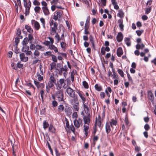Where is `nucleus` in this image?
Wrapping results in <instances>:
<instances>
[{"label": "nucleus", "mask_w": 156, "mask_h": 156, "mask_svg": "<svg viewBox=\"0 0 156 156\" xmlns=\"http://www.w3.org/2000/svg\"><path fill=\"white\" fill-rule=\"evenodd\" d=\"M91 116L90 113H88L87 115L83 116V120L84 124L83 125V131L84 135L87 137L89 131V124L90 122Z\"/></svg>", "instance_id": "nucleus-1"}, {"label": "nucleus", "mask_w": 156, "mask_h": 156, "mask_svg": "<svg viewBox=\"0 0 156 156\" xmlns=\"http://www.w3.org/2000/svg\"><path fill=\"white\" fill-rule=\"evenodd\" d=\"M117 123V121L114 119H112L109 122H106L105 128L106 132L107 134H108L111 130L113 131L115 127V130H116V126Z\"/></svg>", "instance_id": "nucleus-2"}, {"label": "nucleus", "mask_w": 156, "mask_h": 156, "mask_svg": "<svg viewBox=\"0 0 156 156\" xmlns=\"http://www.w3.org/2000/svg\"><path fill=\"white\" fill-rule=\"evenodd\" d=\"M65 81L63 78L60 79L56 84V89H61L62 87L64 89L66 88L68 85L65 83Z\"/></svg>", "instance_id": "nucleus-3"}, {"label": "nucleus", "mask_w": 156, "mask_h": 156, "mask_svg": "<svg viewBox=\"0 0 156 156\" xmlns=\"http://www.w3.org/2000/svg\"><path fill=\"white\" fill-rule=\"evenodd\" d=\"M57 90L55 92L56 98H58V101H64V94L62 89H57Z\"/></svg>", "instance_id": "nucleus-4"}, {"label": "nucleus", "mask_w": 156, "mask_h": 156, "mask_svg": "<svg viewBox=\"0 0 156 156\" xmlns=\"http://www.w3.org/2000/svg\"><path fill=\"white\" fill-rule=\"evenodd\" d=\"M57 73L60 75L63 74L64 76L66 77L68 74V67L66 65L64 66L63 67L60 68V69H56Z\"/></svg>", "instance_id": "nucleus-5"}, {"label": "nucleus", "mask_w": 156, "mask_h": 156, "mask_svg": "<svg viewBox=\"0 0 156 156\" xmlns=\"http://www.w3.org/2000/svg\"><path fill=\"white\" fill-rule=\"evenodd\" d=\"M66 92L68 95L71 98L74 97L76 95L75 90L72 89L70 87H67L66 90Z\"/></svg>", "instance_id": "nucleus-6"}, {"label": "nucleus", "mask_w": 156, "mask_h": 156, "mask_svg": "<svg viewBox=\"0 0 156 156\" xmlns=\"http://www.w3.org/2000/svg\"><path fill=\"white\" fill-rule=\"evenodd\" d=\"M58 23L55 22L54 23V25L53 26L50 27L51 30L50 31V33L51 35H54L57 32V30H58Z\"/></svg>", "instance_id": "nucleus-7"}, {"label": "nucleus", "mask_w": 156, "mask_h": 156, "mask_svg": "<svg viewBox=\"0 0 156 156\" xmlns=\"http://www.w3.org/2000/svg\"><path fill=\"white\" fill-rule=\"evenodd\" d=\"M75 126L76 128H79L80 125H83V120L81 118H79L77 119H75L73 121Z\"/></svg>", "instance_id": "nucleus-8"}, {"label": "nucleus", "mask_w": 156, "mask_h": 156, "mask_svg": "<svg viewBox=\"0 0 156 156\" xmlns=\"http://www.w3.org/2000/svg\"><path fill=\"white\" fill-rule=\"evenodd\" d=\"M147 98L150 100L153 104L154 102V96L153 93L151 90L147 91Z\"/></svg>", "instance_id": "nucleus-9"}, {"label": "nucleus", "mask_w": 156, "mask_h": 156, "mask_svg": "<svg viewBox=\"0 0 156 156\" xmlns=\"http://www.w3.org/2000/svg\"><path fill=\"white\" fill-rule=\"evenodd\" d=\"M62 15L61 12L58 11L56 13H55L53 17V18L55 20H60V19L62 17Z\"/></svg>", "instance_id": "nucleus-10"}, {"label": "nucleus", "mask_w": 156, "mask_h": 156, "mask_svg": "<svg viewBox=\"0 0 156 156\" xmlns=\"http://www.w3.org/2000/svg\"><path fill=\"white\" fill-rule=\"evenodd\" d=\"M73 99L70 100V102L71 105L79 104L78 101V98L77 95L75 96L74 97H72Z\"/></svg>", "instance_id": "nucleus-11"}, {"label": "nucleus", "mask_w": 156, "mask_h": 156, "mask_svg": "<svg viewBox=\"0 0 156 156\" xmlns=\"http://www.w3.org/2000/svg\"><path fill=\"white\" fill-rule=\"evenodd\" d=\"M34 83L38 89L41 88L42 90L44 87L45 84L43 83H40L36 80L34 81Z\"/></svg>", "instance_id": "nucleus-12"}, {"label": "nucleus", "mask_w": 156, "mask_h": 156, "mask_svg": "<svg viewBox=\"0 0 156 156\" xmlns=\"http://www.w3.org/2000/svg\"><path fill=\"white\" fill-rule=\"evenodd\" d=\"M49 76V80L54 83V84L56 85V84L57 83V81L56 79L55 78V74L53 73L50 74Z\"/></svg>", "instance_id": "nucleus-13"}, {"label": "nucleus", "mask_w": 156, "mask_h": 156, "mask_svg": "<svg viewBox=\"0 0 156 156\" xmlns=\"http://www.w3.org/2000/svg\"><path fill=\"white\" fill-rule=\"evenodd\" d=\"M65 112L67 115L70 116L72 114V109L71 108L68 106H66L65 108Z\"/></svg>", "instance_id": "nucleus-14"}, {"label": "nucleus", "mask_w": 156, "mask_h": 156, "mask_svg": "<svg viewBox=\"0 0 156 156\" xmlns=\"http://www.w3.org/2000/svg\"><path fill=\"white\" fill-rule=\"evenodd\" d=\"M48 131L52 133H55L56 129L52 124H51L48 127Z\"/></svg>", "instance_id": "nucleus-15"}, {"label": "nucleus", "mask_w": 156, "mask_h": 156, "mask_svg": "<svg viewBox=\"0 0 156 156\" xmlns=\"http://www.w3.org/2000/svg\"><path fill=\"white\" fill-rule=\"evenodd\" d=\"M53 62L51 63L50 65L51 66L50 70L51 72L54 69H55L56 68V62H57V59H52Z\"/></svg>", "instance_id": "nucleus-16"}, {"label": "nucleus", "mask_w": 156, "mask_h": 156, "mask_svg": "<svg viewBox=\"0 0 156 156\" xmlns=\"http://www.w3.org/2000/svg\"><path fill=\"white\" fill-rule=\"evenodd\" d=\"M118 23H119V27L121 31H123L124 30V26L123 24V20L122 19H119L118 21Z\"/></svg>", "instance_id": "nucleus-17"}, {"label": "nucleus", "mask_w": 156, "mask_h": 156, "mask_svg": "<svg viewBox=\"0 0 156 156\" xmlns=\"http://www.w3.org/2000/svg\"><path fill=\"white\" fill-rule=\"evenodd\" d=\"M33 22H34V28L35 29L37 30H38L40 27V26L39 23L37 21L34 20H32V23H33Z\"/></svg>", "instance_id": "nucleus-18"}, {"label": "nucleus", "mask_w": 156, "mask_h": 156, "mask_svg": "<svg viewBox=\"0 0 156 156\" xmlns=\"http://www.w3.org/2000/svg\"><path fill=\"white\" fill-rule=\"evenodd\" d=\"M123 38V35L121 32H119L118 33V35L116 37V39L118 42L121 41Z\"/></svg>", "instance_id": "nucleus-19"}, {"label": "nucleus", "mask_w": 156, "mask_h": 156, "mask_svg": "<svg viewBox=\"0 0 156 156\" xmlns=\"http://www.w3.org/2000/svg\"><path fill=\"white\" fill-rule=\"evenodd\" d=\"M60 45L61 48L64 51L66 50L67 46V44L65 42V41H63L60 42Z\"/></svg>", "instance_id": "nucleus-20"}, {"label": "nucleus", "mask_w": 156, "mask_h": 156, "mask_svg": "<svg viewBox=\"0 0 156 156\" xmlns=\"http://www.w3.org/2000/svg\"><path fill=\"white\" fill-rule=\"evenodd\" d=\"M124 42L126 45L128 47L130 46L131 44L130 39L129 37H125Z\"/></svg>", "instance_id": "nucleus-21"}, {"label": "nucleus", "mask_w": 156, "mask_h": 156, "mask_svg": "<svg viewBox=\"0 0 156 156\" xmlns=\"http://www.w3.org/2000/svg\"><path fill=\"white\" fill-rule=\"evenodd\" d=\"M25 29L27 30V32L31 34L33 33V30L30 26H29L28 25H27L25 26Z\"/></svg>", "instance_id": "nucleus-22"}, {"label": "nucleus", "mask_w": 156, "mask_h": 156, "mask_svg": "<svg viewBox=\"0 0 156 156\" xmlns=\"http://www.w3.org/2000/svg\"><path fill=\"white\" fill-rule=\"evenodd\" d=\"M42 9L44 14L45 16H48L50 14L49 10L47 7H43Z\"/></svg>", "instance_id": "nucleus-23"}, {"label": "nucleus", "mask_w": 156, "mask_h": 156, "mask_svg": "<svg viewBox=\"0 0 156 156\" xmlns=\"http://www.w3.org/2000/svg\"><path fill=\"white\" fill-rule=\"evenodd\" d=\"M49 48L51 50H54L55 52H58L57 48L54 45H53V44L49 45Z\"/></svg>", "instance_id": "nucleus-24"}, {"label": "nucleus", "mask_w": 156, "mask_h": 156, "mask_svg": "<svg viewBox=\"0 0 156 156\" xmlns=\"http://www.w3.org/2000/svg\"><path fill=\"white\" fill-rule=\"evenodd\" d=\"M123 54V51L122 49L121 48L119 47L117 51V55L120 57Z\"/></svg>", "instance_id": "nucleus-25"}, {"label": "nucleus", "mask_w": 156, "mask_h": 156, "mask_svg": "<svg viewBox=\"0 0 156 156\" xmlns=\"http://www.w3.org/2000/svg\"><path fill=\"white\" fill-rule=\"evenodd\" d=\"M117 16L121 18H122L124 17V13L122 9H120L119 10Z\"/></svg>", "instance_id": "nucleus-26"}, {"label": "nucleus", "mask_w": 156, "mask_h": 156, "mask_svg": "<svg viewBox=\"0 0 156 156\" xmlns=\"http://www.w3.org/2000/svg\"><path fill=\"white\" fill-rule=\"evenodd\" d=\"M101 123V121L97 120V117H96L95 118V122L94 126H96V127L97 126H98L99 127H100Z\"/></svg>", "instance_id": "nucleus-27"}, {"label": "nucleus", "mask_w": 156, "mask_h": 156, "mask_svg": "<svg viewBox=\"0 0 156 156\" xmlns=\"http://www.w3.org/2000/svg\"><path fill=\"white\" fill-rule=\"evenodd\" d=\"M49 124L48 122L46 120L44 121L43 122V128L44 130L46 129L47 128L49 127Z\"/></svg>", "instance_id": "nucleus-28"}, {"label": "nucleus", "mask_w": 156, "mask_h": 156, "mask_svg": "<svg viewBox=\"0 0 156 156\" xmlns=\"http://www.w3.org/2000/svg\"><path fill=\"white\" fill-rule=\"evenodd\" d=\"M36 50H41L42 51H44L45 49L44 47L39 44H37L36 45Z\"/></svg>", "instance_id": "nucleus-29"}, {"label": "nucleus", "mask_w": 156, "mask_h": 156, "mask_svg": "<svg viewBox=\"0 0 156 156\" xmlns=\"http://www.w3.org/2000/svg\"><path fill=\"white\" fill-rule=\"evenodd\" d=\"M58 112H62L64 110V107L62 105H60L58 106Z\"/></svg>", "instance_id": "nucleus-30"}, {"label": "nucleus", "mask_w": 156, "mask_h": 156, "mask_svg": "<svg viewBox=\"0 0 156 156\" xmlns=\"http://www.w3.org/2000/svg\"><path fill=\"white\" fill-rule=\"evenodd\" d=\"M23 47L22 48V50L23 52H26L29 49V47L27 45H23Z\"/></svg>", "instance_id": "nucleus-31"}, {"label": "nucleus", "mask_w": 156, "mask_h": 156, "mask_svg": "<svg viewBox=\"0 0 156 156\" xmlns=\"http://www.w3.org/2000/svg\"><path fill=\"white\" fill-rule=\"evenodd\" d=\"M30 7H31V6H30V5H29L28 7H27V8H25V16H26L29 14L30 10Z\"/></svg>", "instance_id": "nucleus-32"}, {"label": "nucleus", "mask_w": 156, "mask_h": 156, "mask_svg": "<svg viewBox=\"0 0 156 156\" xmlns=\"http://www.w3.org/2000/svg\"><path fill=\"white\" fill-rule=\"evenodd\" d=\"M40 20L42 25L43 28L45 29V19L43 18H41L40 19Z\"/></svg>", "instance_id": "nucleus-33"}, {"label": "nucleus", "mask_w": 156, "mask_h": 156, "mask_svg": "<svg viewBox=\"0 0 156 156\" xmlns=\"http://www.w3.org/2000/svg\"><path fill=\"white\" fill-rule=\"evenodd\" d=\"M29 41L28 37L25 38L22 42L23 45H26L28 43Z\"/></svg>", "instance_id": "nucleus-34"}, {"label": "nucleus", "mask_w": 156, "mask_h": 156, "mask_svg": "<svg viewBox=\"0 0 156 156\" xmlns=\"http://www.w3.org/2000/svg\"><path fill=\"white\" fill-rule=\"evenodd\" d=\"M95 89L97 91H101L102 90V87L100 86H99L98 84H96L94 86Z\"/></svg>", "instance_id": "nucleus-35"}, {"label": "nucleus", "mask_w": 156, "mask_h": 156, "mask_svg": "<svg viewBox=\"0 0 156 156\" xmlns=\"http://www.w3.org/2000/svg\"><path fill=\"white\" fill-rule=\"evenodd\" d=\"M40 95L41 97V98L42 101L43 102H44V90L43 89L42 90L40 91Z\"/></svg>", "instance_id": "nucleus-36"}, {"label": "nucleus", "mask_w": 156, "mask_h": 156, "mask_svg": "<svg viewBox=\"0 0 156 156\" xmlns=\"http://www.w3.org/2000/svg\"><path fill=\"white\" fill-rule=\"evenodd\" d=\"M79 104H75L72 105H73V108L74 110L76 111H78L79 110Z\"/></svg>", "instance_id": "nucleus-37"}, {"label": "nucleus", "mask_w": 156, "mask_h": 156, "mask_svg": "<svg viewBox=\"0 0 156 156\" xmlns=\"http://www.w3.org/2000/svg\"><path fill=\"white\" fill-rule=\"evenodd\" d=\"M117 71L119 74L120 75L121 77H124V73L122 70L121 69H118L117 70Z\"/></svg>", "instance_id": "nucleus-38"}, {"label": "nucleus", "mask_w": 156, "mask_h": 156, "mask_svg": "<svg viewBox=\"0 0 156 156\" xmlns=\"http://www.w3.org/2000/svg\"><path fill=\"white\" fill-rule=\"evenodd\" d=\"M83 85L84 88L86 89H88L89 88V85L87 82L86 81H83Z\"/></svg>", "instance_id": "nucleus-39"}, {"label": "nucleus", "mask_w": 156, "mask_h": 156, "mask_svg": "<svg viewBox=\"0 0 156 156\" xmlns=\"http://www.w3.org/2000/svg\"><path fill=\"white\" fill-rule=\"evenodd\" d=\"M21 30H20L19 28L18 29L16 32V35L18 37H20V38H22V36H20V34H21Z\"/></svg>", "instance_id": "nucleus-40"}, {"label": "nucleus", "mask_w": 156, "mask_h": 156, "mask_svg": "<svg viewBox=\"0 0 156 156\" xmlns=\"http://www.w3.org/2000/svg\"><path fill=\"white\" fill-rule=\"evenodd\" d=\"M44 56H46V58H49L50 56L52 55L51 52V51H47L44 53Z\"/></svg>", "instance_id": "nucleus-41"}, {"label": "nucleus", "mask_w": 156, "mask_h": 156, "mask_svg": "<svg viewBox=\"0 0 156 156\" xmlns=\"http://www.w3.org/2000/svg\"><path fill=\"white\" fill-rule=\"evenodd\" d=\"M54 83H52V82L49 81L48 82V87L50 88H52L54 87Z\"/></svg>", "instance_id": "nucleus-42"}, {"label": "nucleus", "mask_w": 156, "mask_h": 156, "mask_svg": "<svg viewBox=\"0 0 156 156\" xmlns=\"http://www.w3.org/2000/svg\"><path fill=\"white\" fill-rule=\"evenodd\" d=\"M126 74H127V76L128 79V80L129 81V82H131V83H133V79H132V77H131V76L129 74L128 72L126 73Z\"/></svg>", "instance_id": "nucleus-43"}, {"label": "nucleus", "mask_w": 156, "mask_h": 156, "mask_svg": "<svg viewBox=\"0 0 156 156\" xmlns=\"http://www.w3.org/2000/svg\"><path fill=\"white\" fill-rule=\"evenodd\" d=\"M55 34H56L55 37L56 39H57V42H58L59 41L61 40V39L59 35L58 34V33L56 32Z\"/></svg>", "instance_id": "nucleus-44"}, {"label": "nucleus", "mask_w": 156, "mask_h": 156, "mask_svg": "<svg viewBox=\"0 0 156 156\" xmlns=\"http://www.w3.org/2000/svg\"><path fill=\"white\" fill-rule=\"evenodd\" d=\"M37 75L38 76L37 79L39 81H41L43 80V76H41L40 74L37 73Z\"/></svg>", "instance_id": "nucleus-45"}, {"label": "nucleus", "mask_w": 156, "mask_h": 156, "mask_svg": "<svg viewBox=\"0 0 156 156\" xmlns=\"http://www.w3.org/2000/svg\"><path fill=\"white\" fill-rule=\"evenodd\" d=\"M144 32V30H136V33L137 34V35L139 36H140L142 33H143Z\"/></svg>", "instance_id": "nucleus-46"}, {"label": "nucleus", "mask_w": 156, "mask_h": 156, "mask_svg": "<svg viewBox=\"0 0 156 156\" xmlns=\"http://www.w3.org/2000/svg\"><path fill=\"white\" fill-rule=\"evenodd\" d=\"M75 73L74 71H72L71 73V80L72 82L74 80Z\"/></svg>", "instance_id": "nucleus-47"}, {"label": "nucleus", "mask_w": 156, "mask_h": 156, "mask_svg": "<svg viewBox=\"0 0 156 156\" xmlns=\"http://www.w3.org/2000/svg\"><path fill=\"white\" fill-rule=\"evenodd\" d=\"M52 104L53 107H56L58 105V102L55 100L52 101Z\"/></svg>", "instance_id": "nucleus-48"}, {"label": "nucleus", "mask_w": 156, "mask_h": 156, "mask_svg": "<svg viewBox=\"0 0 156 156\" xmlns=\"http://www.w3.org/2000/svg\"><path fill=\"white\" fill-rule=\"evenodd\" d=\"M83 103V106L84 109H86L87 111L89 110V107L87 105L85 102Z\"/></svg>", "instance_id": "nucleus-49"}, {"label": "nucleus", "mask_w": 156, "mask_h": 156, "mask_svg": "<svg viewBox=\"0 0 156 156\" xmlns=\"http://www.w3.org/2000/svg\"><path fill=\"white\" fill-rule=\"evenodd\" d=\"M26 85L30 87L33 88L34 90H35V87L34 86L33 84H32L31 83L29 82V83H27L26 84Z\"/></svg>", "instance_id": "nucleus-50"}, {"label": "nucleus", "mask_w": 156, "mask_h": 156, "mask_svg": "<svg viewBox=\"0 0 156 156\" xmlns=\"http://www.w3.org/2000/svg\"><path fill=\"white\" fill-rule=\"evenodd\" d=\"M151 7L147 8L145 10V14H147L150 12L151 11Z\"/></svg>", "instance_id": "nucleus-51"}, {"label": "nucleus", "mask_w": 156, "mask_h": 156, "mask_svg": "<svg viewBox=\"0 0 156 156\" xmlns=\"http://www.w3.org/2000/svg\"><path fill=\"white\" fill-rule=\"evenodd\" d=\"M94 130L92 132V134L93 135H95V134L97 131V127L96 126H94Z\"/></svg>", "instance_id": "nucleus-52"}, {"label": "nucleus", "mask_w": 156, "mask_h": 156, "mask_svg": "<svg viewBox=\"0 0 156 156\" xmlns=\"http://www.w3.org/2000/svg\"><path fill=\"white\" fill-rule=\"evenodd\" d=\"M150 126L149 125L147 124H146L144 126V128L146 131H148L150 129Z\"/></svg>", "instance_id": "nucleus-53"}, {"label": "nucleus", "mask_w": 156, "mask_h": 156, "mask_svg": "<svg viewBox=\"0 0 156 156\" xmlns=\"http://www.w3.org/2000/svg\"><path fill=\"white\" fill-rule=\"evenodd\" d=\"M90 16H88L87 17L85 25H90Z\"/></svg>", "instance_id": "nucleus-54"}, {"label": "nucleus", "mask_w": 156, "mask_h": 156, "mask_svg": "<svg viewBox=\"0 0 156 156\" xmlns=\"http://www.w3.org/2000/svg\"><path fill=\"white\" fill-rule=\"evenodd\" d=\"M24 6L25 8H27V7H28V5H30V6H31V3L30 1L27 3H23Z\"/></svg>", "instance_id": "nucleus-55"}, {"label": "nucleus", "mask_w": 156, "mask_h": 156, "mask_svg": "<svg viewBox=\"0 0 156 156\" xmlns=\"http://www.w3.org/2000/svg\"><path fill=\"white\" fill-rule=\"evenodd\" d=\"M36 45L34 44H31L30 46V49L32 50H34L36 48Z\"/></svg>", "instance_id": "nucleus-56"}, {"label": "nucleus", "mask_w": 156, "mask_h": 156, "mask_svg": "<svg viewBox=\"0 0 156 156\" xmlns=\"http://www.w3.org/2000/svg\"><path fill=\"white\" fill-rule=\"evenodd\" d=\"M33 4L35 5H39L40 3L37 0H35L33 2Z\"/></svg>", "instance_id": "nucleus-57"}, {"label": "nucleus", "mask_w": 156, "mask_h": 156, "mask_svg": "<svg viewBox=\"0 0 156 156\" xmlns=\"http://www.w3.org/2000/svg\"><path fill=\"white\" fill-rule=\"evenodd\" d=\"M23 64H21V63L20 62H19L17 63L16 67H17V68H19L20 69L21 68L23 67Z\"/></svg>", "instance_id": "nucleus-58"}, {"label": "nucleus", "mask_w": 156, "mask_h": 156, "mask_svg": "<svg viewBox=\"0 0 156 156\" xmlns=\"http://www.w3.org/2000/svg\"><path fill=\"white\" fill-rule=\"evenodd\" d=\"M11 66L13 69L15 70L17 69V67H16V65L13 62H12L11 63Z\"/></svg>", "instance_id": "nucleus-59"}, {"label": "nucleus", "mask_w": 156, "mask_h": 156, "mask_svg": "<svg viewBox=\"0 0 156 156\" xmlns=\"http://www.w3.org/2000/svg\"><path fill=\"white\" fill-rule=\"evenodd\" d=\"M41 9V8L39 6H36L35 7L34 10L35 12H38Z\"/></svg>", "instance_id": "nucleus-60"}, {"label": "nucleus", "mask_w": 156, "mask_h": 156, "mask_svg": "<svg viewBox=\"0 0 156 156\" xmlns=\"http://www.w3.org/2000/svg\"><path fill=\"white\" fill-rule=\"evenodd\" d=\"M140 150V147H138L136 145L135 146V151L136 152H139Z\"/></svg>", "instance_id": "nucleus-61"}, {"label": "nucleus", "mask_w": 156, "mask_h": 156, "mask_svg": "<svg viewBox=\"0 0 156 156\" xmlns=\"http://www.w3.org/2000/svg\"><path fill=\"white\" fill-rule=\"evenodd\" d=\"M70 129L73 132V133H74L75 132V128L74 126H73V124H72L71 125L70 127Z\"/></svg>", "instance_id": "nucleus-62"}, {"label": "nucleus", "mask_w": 156, "mask_h": 156, "mask_svg": "<svg viewBox=\"0 0 156 156\" xmlns=\"http://www.w3.org/2000/svg\"><path fill=\"white\" fill-rule=\"evenodd\" d=\"M28 39L29 41H31L33 39V36L30 34H29L28 35Z\"/></svg>", "instance_id": "nucleus-63"}, {"label": "nucleus", "mask_w": 156, "mask_h": 156, "mask_svg": "<svg viewBox=\"0 0 156 156\" xmlns=\"http://www.w3.org/2000/svg\"><path fill=\"white\" fill-rule=\"evenodd\" d=\"M112 76H113V78L115 79H118V76L117 74L115 72H114L113 73Z\"/></svg>", "instance_id": "nucleus-64"}]
</instances>
